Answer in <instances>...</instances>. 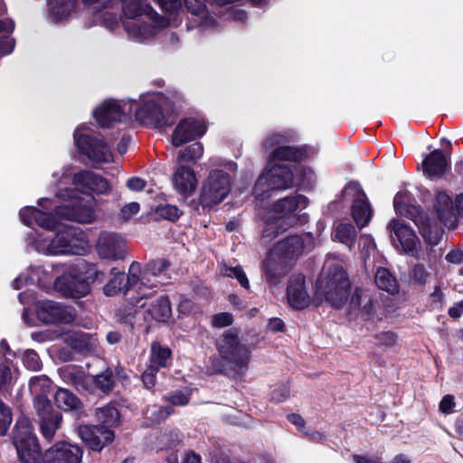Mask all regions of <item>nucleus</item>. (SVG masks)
I'll return each mask as SVG.
<instances>
[{
	"mask_svg": "<svg viewBox=\"0 0 463 463\" xmlns=\"http://www.w3.org/2000/svg\"><path fill=\"white\" fill-rule=\"evenodd\" d=\"M313 247V237L309 233L288 236L279 241L262 263L266 280L272 285L279 284L289 272L293 259Z\"/></svg>",
	"mask_w": 463,
	"mask_h": 463,
	"instance_id": "f257e3e1",
	"label": "nucleus"
},
{
	"mask_svg": "<svg viewBox=\"0 0 463 463\" xmlns=\"http://www.w3.org/2000/svg\"><path fill=\"white\" fill-rule=\"evenodd\" d=\"M52 178L55 187L54 195L61 201L78 199L80 194H82L88 195L90 201L93 202L91 194H105L110 189L109 182L92 171L82 170L72 175L70 165L54 172Z\"/></svg>",
	"mask_w": 463,
	"mask_h": 463,
	"instance_id": "f03ea898",
	"label": "nucleus"
},
{
	"mask_svg": "<svg viewBox=\"0 0 463 463\" xmlns=\"http://www.w3.org/2000/svg\"><path fill=\"white\" fill-rule=\"evenodd\" d=\"M34 245L37 251L46 255H81L89 248V240L80 229L68 226L52 240L39 236Z\"/></svg>",
	"mask_w": 463,
	"mask_h": 463,
	"instance_id": "7ed1b4c3",
	"label": "nucleus"
},
{
	"mask_svg": "<svg viewBox=\"0 0 463 463\" xmlns=\"http://www.w3.org/2000/svg\"><path fill=\"white\" fill-rule=\"evenodd\" d=\"M350 283L345 271L338 265L326 266L316 284V296L339 308L346 302Z\"/></svg>",
	"mask_w": 463,
	"mask_h": 463,
	"instance_id": "20e7f679",
	"label": "nucleus"
},
{
	"mask_svg": "<svg viewBox=\"0 0 463 463\" xmlns=\"http://www.w3.org/2000/svg\"><path fill=\"white\" fill-rule=\"evenodd\" d=\"M255 183L253 194L257 199L264 200L269 197L272 190H285L295 185V180L299 171L295 167L293 171L288 165L279 163H269Z\"/></svg>",
	"mask_w": 463,
	"mask_h": 463,
	"instance_id": "39448f33",
	"label": "nucleus"
},
{
	"mask_svg": "<svg viewBox=\"0 0 463 463\" xmlns=\"http://www.w3.org/2000/svg\"><path fill=\"white\" fill-rule=\"evenodd\" d=\"M215 345L223 364L231 369L242 370L249 364L250 350L233 330H227L221 335Z\"/></svg>",
	"mask_w": 463,
	"mask_h": 463,
	"instance_id": "423d86ee",
	"label": "nucleus"
},
{
	"mask_svg": "<svg viewBox=\"0 0 463 463\" xmlns=\"http://www.w3.org/2000/svg\"><path fill=\"white\" fill-rule=\"evenodd\" d=\"M13 443L22 463H43V454L36 436L33 433L31 420L26 417L17 420L13 433Z\"/></svg>",
	"mask_w": 463,
	"mask_h": 463,
	"instance_id": "0eeeda50",
	"label": "nucleus"
},
{
	"mask_svg": "<svg viewBox=\"0 0 463 463\" xmlns=\"http://www.w3.org/2000/svg\"><path fill=\"white\" fill-rule=\"evenodd\" d=\"M74 141L80 152L93 163H109L113 160L110 146L90 133L86 126H80L75 130Z\"/></svg>",
	"mask_w": 463,
	"mask_h": 463,
	"instance_id": "6e6552de",
	"label": "nucleus"
},
{
	"mask_svg": "<svg viewBox=\"0 0 463 463\" xmlns=\"http://www.w3.org/2000/svg\"><path fill=\"white\" fill-rule=\"evenodd\" d=\"M231 175L222 170H213L203 181L200 203L203 207H213L222 203L230 194Z\"/></svg>",
	"mask_w": 463,
	"mask_h": 463,
	"instance_id": "1a4fd4ad",
	"label": "nucleus"
},
{
	"mask_svg": "<svg viewBox=\"0 0 463 463\" xmlns=\"http://www.w3.org/2000/svg\"><path fill=\"white\" fill-rule=\"evenodd\" d=\"M169 266V261L164 259L153 260L146 263L144 271H141V274L139 275V284L137 289V296L133 297L137 307H146V303H141V301L144 298L151 297L158 285L163 284V282L159 280L152 281L151 277H160L168 269Z\"/></svg>",
	"mask_w": 463,
	"mask_h": 463,
	"instance_id": "9d476101",
	"label": "nucleus"
},
{
	"mask_svg": "<svg viewBox=\"0 0 463 463\" xmlns=\"http://www.w3.org/2000/svg\"><path fill=\"white\" fill-rule=\"evenodd\" d=\"M344 199H352L351 214L360 229L366 226L373 217V209L360 184L349 183L343 190Z\"/></svg>",
	"mask_w": 463,
	"mask_h": 463,
	"instance_id": "9b49d317",
	"label": "nucleus"
},
{
	"mask_svg": "<svg viewBox=\"0 0 463 463\" xmlns=\"http://www.w3.org/2000/svg\"><path fill=\"white\" fill-rule=\"evenodd\" d=\"M141 274V265L137 262H132L126 276L124 271L112 269L110 271L111 278L104 286L103 290L107 296H115L121 291L128 294L131 288H136L139 284V275Z\"/></svg>",
	"mask_w": 463,
	"mask_h": 463,
	"instance_id": "f8f14e48",
	"label": "nucleus"
},
{
	"mask_svg": "<svg viewBox=\"0 0 463 463\" xmlns=\"http://www.w3.org/2000/svg\"><path fill=\"white\" fill-rule=\"evenodd\" d=\"M164 102V99L161 98H150L139 107H137L136 102H130V104H135L132 106V110L135 109L136 119L140 123L152 126L153 128H162L168 124V119L163 108Z\"/></svg>",
	"mask_w": 463,
	"mask_h": 463,
	"instance_id": "ddd939ff",
	"label": "nucleus"
},
{
	"mask_svg": "<svg viewBox=\"0 0 463 463\" xmlns=\"http://www.w3.org/2000/svg\"><path fill=\"white\" fill-rule=\"evenodd\" d=\"M54 288L64 297L71 298H80L90 292V287L82 279L76 267L58 277L54 281Z\"/></svg>",
	"mask_w": 463,
	"mask_h": 463,
	"instance_id": "4468645a",
	"label": "nucleus"
},
{
	"mask_svg": "<svg viewBox=\"0 0 463 463\" xmlns=\"http://www.w3.org/2000/svg\"><path fill=\"white\" fill-rule=\"evenodd\" d=\"M286 142L287 137L279 133L271 134L264 140L263 147L271 150L269 154L270 162H297L303 158L304 153L300 149L287 146L285 145Z\"/></svg>",
	"mask_w": 463,
	"mask_h": 463,
	"instance_id": "2eb2a0df",
	"label": "nucleus"
},
{
	"mask_svg": "<svg viewBox=\"0 0 463 463\" xmlns=\"http://www.w3.org/2000/svg\"><path fill=\"white\" fill-rule=\"evenodd\" d=\"M96 251L100 259L116 261L127 256L126 241L118 234L100 232L96 243Z\"/></svg>",
	"mask_w": 463,
	"mask_h": 463,
	"instance_id": "dca6fc26",
	"label": "nucleus"
},
{
	"mask_svg": "<svg viewBox=\"0 0 463 463\" xmlns=\"http://www.w3.org/2000/svg\"><path fill=\"white\" fill-rule=\"evenodd\" d=\"M38 318L46 324L71 323L76 317L75 309L60 303L44 300L37 307Z\"/></svg>",
	"mask_w": 463,
	"mask_h": 463,
	"instance_id": "f3484780",
	"label": "nucleus"
},
{
	"mask_svg": "<svg viewBox=\"0 0 463 463\" xmlns=\"http://www.w3.org/2000/svg\"><path fill=\"white\" fill-rule=\"evenodd\" d=\"M388 228L392 231V240L395 246L407 254L417 257L420 242L414 232L404 222L399 220H392Z\"/></svg>",
	"mask_w": 463,
	"mask_h": 463,
	"instance_id": "a211bd4d",
	"label": "nucleus"
},
{
	"mask_svg": "<svg viewBox=\"0 0 463 463\" xmlns=\"http://www.w3.org/2000/svg\"><path fill=\"white\" fill-rule=\"evenodd\" d=\"M128 104L121 105L114 99L105 100L99 108L93 110V116L99 126L103 128H109L116 122H120L127 114L132 113V106L128 104V109H126Z\"/></svg>",
	"mask_w": 463,
	"mask_h": 463,
	"instance_id": "6ab92c4d",
	"label": "nucleus"
},
{
	"mask_svg": "<svg viewBox=\"0 0 463 463\" xmlns=\"http://www.w3.org/2000/svg\"><path fill=\"white\" fill-rule=\"evenodd\" d=\"M206 130V124L203 118H184L173 133L172 143L175 146H180L186 142L202 137Z\"/></svg>",
	"mask_w": 463,
	"mask_h": 463,
	"instance_id": "aec40b11",
	"label": "nucleus"
},
{
	"mask_svg": "<svg viewBox=\"0 0 463 463\" xmlns=\"http://www.w3.org/2000/svg\"><path fill=\"white\" fill-rule=\"evenodd\" d=\"M72 201L71 205L56 207L55 215L80 223H90L95 220V211L90 199L85 203H81L80 196L70 202Z\"/></svg>",
	"mask_w": 463,
	"mask_h": 463,
	"instance_id": "412c9836",
	"label": "nucleus"
},
{
	"mask_svg": "<svg viewBox=\"0 0 463 463\" xmlns=\"http://www.w3.org/2000/svg\"><path fill=\"white\" fill-rule=\"evenodd\" d=\"M82 450L68 442H57L43 453V463H80Z\"/></svg>",
	"mask_w": 463,
	"mask_h": 463,
	"instance_id": "4be33fe9",
	"label": "nucleus"
},
{
	"mask_svg": "<svg viewBox=\"0 0 463 463\" xmlns=\"http://www.w3.org/2000/svg\"><path fill=\"white\" fill-rule=\"evenodd\" d=\"M79 436L93 450H100L114 439V432L105 426H80Z\"/></svg>",
	"mask_w": 463,
	"mask_h": 463,
	"instance_id": "5701e85b",
	"label": "nucleus"
},
{
	"mask_svg": "<svg viewBox=\"0 0 463 463\" xmlns=\"http://www.w3.org/2000/svg\"><path fill=\"white\" fill-rule=\"evenodd\" d=\"M434 210L439 220L449 229L458 225L455 201L445 192H438L434 201Z\"/></svg>",
	"mask_w": 463,
	"mask_h": 463,
	"instance_id": "b1692460",
	"label": "nucleus"
},
{
	"mask_svg": "<svg viewBox=\"0 0 463 463\" xmlns=\"http://www.w3.org/2000/svg\"><path fill=\"white\" fill-rule=\"evenodd\" d=\"M287 298L289 306L295 309H303L309 306L310 297L305 286V278L302 275L290 278L287 288Z\"/></svg>",
	"mask_w": 463,
	"mask_h": 463,
	"instance_id": "393cba45",
	"label": "nucleus"
},
{
	"mask_svg": "<svg viewBox=\"0 0 463 463\" xmlns=\"http://www.w3.org/2000/svg\"><path fill=\"white\" fill-rule=\"evenodd\" d=\"M173 185L180 194L185 197L191 195L197 185L194 171L189 166H178L173 175Z\"/></svg>",
	"mask_w": 463,
	"mask_h": 463,
	"instance_id": "a878e982",
	"label": "nucleus"
},
{
	"mask_svg": "<svg viewBox=\"0 0 463 463\" xmlns=\"http://www.w3.org/2000/svg\"><path fill=\"white\" fill-rule=\"evenodd\" d=\"M20 218L21 221L28 226L36 223L46 230H52L57 226V221L53 215L33 206H27L22 209L20 211Z\"/></svg>",
	"mask_w": 463,
	"mask_h": 463,
	"instance_id": "bb28decb",
	"label": "nucleus"
},
{
	"mask_svg": "<svg viewBox=\"0 0 463 463\" xmlns=\"http://www.w3.org/2000/svg\"><path fill=\"white\" fill-rule=\"evenodd\" d=\"M64 342L81 353H93L98 350L99 341L95 335L76 331L64 336Z\"/></svg>",
	"mask_w": 463,
	"mask_h": 463,
	"instance_id": "cd10ccee",
	"label": "nucleus"
},
{
	"mask_svg": "<svg viewBox=\"0 0 463 463\" xmlns=\"http://www.w3.org/2000/svg\"><path fill=\"white\" fill-rule=\"evenodd\" d=\"M308 204V200L302 194L285 197L278 201L273 205V211L276 218L282 219L289 216L297 211L305 209Z\"/></svg>",
	"mask_w": 463,
	"mask_h": 463,
	"instance_id": "c85d7f7f",
	"label": "nucleus"
},
{
	"mask_svg": "<svg viewBox=\"0 0 463 463\" xmlns=\"http://www.w3.org/2000/svg\"><path fill=\"white\" fill-rule=\"evenodd\" d=\"M448 167V159L439 149L431 152L422 162L423 174L429 178L442 176Z\"/></svg>",
	"mask_w": 463,
	"mask_h": 463,
	"instance_id": "c756f323",
	"label": "nucleus"
},
{
	"mask_svg": "<svg viewBox=\"0 0 463 463\" xmlns=\"http://www.w3.org/2000/svg\"><path fill=\"white\" fill-rule=\"evenodd\" d=\"M187 11L194 16V22L203 28H212L215 19L206 11L205 0H184Z\"/></svg>",
	"mask_w": 463,
	"mask_h": 463,
	"instance_id": "7c9ffc66",
	"label": "nucleus"
},
{
	"mask_svg": "<svg viewBox=\"0 0 463 463\" xmlns=\"http://www.w3.org/2000/svg\"><path fill=\"white\" fill-rule=\"evenodd\" d=\"M146 312L152 319L158 322H167L172 317L170 300L167 297L162 296L151 302Z\"/></svg>",
	"mask_w": 463,
	"mask_h": 463,
	"instance_id": "2f4dec72",
	"label": "nucleus"
},
{
	"mask_svg": "<svg viewBox=\"0 0 463 463\" xmlns=\"http://www.w3.org/2000/svg\"><path fill=\"white\" fill-rule=\"evenodd\" d=\"M57 406L64 411H80L82 403L79 398L67 389L59 388L54 395Z\"/></svg>",
	"mask_w": 463,
	"mask_h": 463,
	"instance_id": "473e14b6",
	"label": "nucleus"
},
{
	"mask_svg": "<svg viewBox=\"0 0 463 463\" xmlns=\"http://www.w3.org/2000/svg\"><path fill=\"white\" fill-rule=\"evenodd\" d=\"M171 350L159 343L151 345L150 365L160 369L166 367L170 363Z\"/></svg>",
	"mask_w": 463,
	"mask_h": 463,
	"instance_id": "72a5a7b5",
	"label": "nucleus"
},
{
	"mask_svg": "<svg viewBox=\"0 0 463 463\" xmlns=\"http://www.w3.org/2000/svg\"><path fill=\"white\" fill-rule=\"evenodd\" d=\"M375 284L377 287L388 293L394 294L398 291V285L395 278L385 268H380L375 274Z\"/></svg>",
	"mask_w": 463,
	"mask_h": 463,
	"instance_id": "f704fd0d",
	"label": "nucleus"
},
{
	"mask_svg": "<svg viewBox=\"0 0 463 463\" xmlns=\"http://www.w3.org/2000/svg\"><path fill=\"white\" fill-rule=\"evenodd\" d=\"M75 0H50L49 7L53 19L58 22L69 16L74 8Z\"/></svg>",
	"mask_w": 463,
	"mask_h": 463,
	"instance_id": "c9c22d12",
	"label": "nucleus"
},
{
	"mask_svg": "<svg viewBox=\"0 0 463 463\" xmlns=\"http://www.w3.org/2000/svg\"><path fill=\"white\" fill-rule=\"evenodd\" d=\"M415 223L426 242L430 245H437L439 242L441 231L436 225L432 226L428 220L421 219L415 220Z\"/></svg>",
	"mask_w": 463,
	"mask_h": 463,
	"instance_id": "e433bc0d",
	"label": "nucleus"
},
{
	"mask_svg": "<svg viewBox=\"0 0 463 463\" xmlns=\"http://www.w3.org/2000/svg\"><path fill=\"white\" fill-rule=\"evenodd\" d=\"M76 269H78L80 276H82V279L88 282L89 286L90 283H101L105 279V273L98 269L94 264H79L76 266Z\"/></svg>",
	"mask_w": 463,
	"mask_h": 463,
	"instance_id": "4c0bfd02",
	"label": "nucleus"
},
{
	"mask_svg": "<svg viewBox=\"0 0 463 463\" xmlns=\"http://www.w3.org/2000/svg\"><path fill=\"white\" fill-rule=\"evenodd\" d=\"M334 239L347 245L350 249L356 237V230L350 223L339 224L334 232Z\"/></svg>",
	"mask_w": 463,
	"mask_h": 463,
	"instance_id": "58836bf2",
	"label": "nucleus"
},
{
	"mask_svg": "<svg viewBox=\"0 0 463 463\" xmlns=\"http://www.w3.org/2000/svg\"><path fill=\"white\" fill-rule=\"evenodd\" d=\"M29 388L33 396H48L52 389L51 380L45 375L31 379Z\"/></svg>",
	"mask_w": 463,
	"mask_h": 463,
	"instance_id": "ea45409f",
	"label": "nucleus"
},
{
	"mask_svg": "<svg viewBox=\"0 0 463 463\" xmlns=\"http://www.w3.org/2000/svg\"><path fill=\"white\" fill-rule=\"evenodd\" d=\"M96 417L101 423L113 426L118 422L119 412L114 404H108L96 411Z\"/></svg>",
	"mask_w": 463,
	"mask_h": 463,
	"instance_id": "a19ab883",
	"label": "nucleus"
},
{
	"mask_svg": "<svg viewBox=\"0 0 463 463\" xmlns=\"http://www.w3.org/2000/svg\"><path fill=\"white\" fill-rule=\"evenodd\" d=\"M61 416L55 413L44 418H42L41 430L43 437L47 439H52L59 428Z\"/></svg>",
	"mask_w": 463,
	"mask_h": 463,
	"instance_id": "79ce46f5",
	"label": "nucleus"
},
{
	"mask_svg": "<svg viewBox=\"0 0 463 463\" xmlns=\"http://www.w3.org/2000/svg\"><path fill=\"white\" fill-rule=\"evenodd\" d=\"M203 146L200 142L194 143L178 152V160L184 162L195 161L202 157Z\"/></svg>",
	"mask_w": 463,
	"mask_h": 463,
	"instance_id": "37998d69",
	"label": "nucleus"
},
{
	"mask_svg": "<svg viewBox=\"0 0 463 463\" xmlns=\"http://www.w3.org/2000/svg\"><path fill=\"white\" fill-rule=\"evenodd\" d=\"M173 410L169 407H157L156 405L148 407L145 412V417L152 423H160L165 420Z\"/></svg>",
	"mask_w": 463,
	"mask_h": 463,
	"instance_id": "c03bdc74",
	"label": "nucleus"
},
{
	"mask_svg": "<svg viewBox=\"0 0 463 463\" xmlns=\"http://www.w3.org/2000/svg\"><path fill=\"white\" fill-rule=\"evenodd\" d=\"M181 213V211L175 205L172 204H161L157 206L155 211L156 218L172 222L176 221Z\"/></svg>",
	"mask_w": 463,
	"mask_h": 463,
	"instance_id": "a18cd8bd",
	"label": "nucleus"
},
{
	"mask_svg": "<svg viewBox=\"0 0 463 463\" xmlns=\"http://www.w3.org/2000/svg\"><path fill=\"white\" fill-rule=\"evenodd\" d=\"M222 274L226 277L234 278L238 280L240 285L246 289L250 288L249 279L241 266L228 267L225 266L222 270Z\"/></svg>",
	"mask_w": 463,
	"mask_h": 463,
	"instance_id": "49530a36",
	"label": "nucleus"
},
{
	"mask_svg": "<svg viewBox=\"0 0 463 463\" xmlns=\"http://www.w3.org/2000/svg\"><path fill=\"white\" fill-rule=\"evenodd\" d=\"M61 375L66 383H71L77 388L83 381V373L74 366L69 365L64 367L61 370Z\"/></svg>",
	"mask_w": 463,
	"mask_h": 463,
	"instance_id": "de8ad7c7",
	"label": "nucleus"
},
{
	"mask_svg": "<svg viewBox=\"0 0 463 463\" xmlns=\"http://www.w3.org/2000/svg\"><path fill=\"white\" fill-rule=\"evenodd\" d=\"M33 404L41 418H44L56 413L53 411L51 401L47 396H34Z\"/></svg>",
	"mask_w": 463,
	"mask_h": 463,
	"instance_id": "09e8293b",
	"label": "nucleus"
},
{
	"mask_svg": "<svg viewBox=\"0 0 463 463\" xmlns=\"http://www.w3.org/2000/svg\"><path fill=\"white\" fill-rule=\"evenodd\" d=\"M95 385L104 392L112 390L114 386L113 373L110 370H106L104 373L98 374L94 379Z\"/></svg>",
	"mask_w": 463,
	"mask_h": 463,
	"instance_id": "8fccbe9b",
	"label": "nucleus"
},
{
	"mask_svg": "<svg viewBox=\"0 0 463 463\" xmlns=\"http://www.w3.org/2000/svg\"><path fill=\"white\" fill-rule=\"evenodd\" d=\"M12 420L10 407L0 401V436H5L7 433Z\"/></svg>",
	"mask_w": 463,
	"mask_h": 463,
	"instance_id": "3c124183",
	"label": "nucleus"
},
{
	"mask_svg": "<svg viewBox=\"0 0 463 463\" xmlns=\"http://www.w3.org/2000/svg\"><path fill=\"white\" fill-rule=\"evenodd\" d=\"M191 392L189 390L177 391L165 397V400L175 406L188 404Z\"/></svg>",
	"mask_w": 463,
	"mask_h": 463,
	"instance_id": "603ef678",
	"label": "nucleus"
},
{
	"mask_svg": "<svg viewBox=\"0 0 463 463\" xmlns=\"http://www.w3.org/2000/svg\"><path fill=\"white\" fill-rule=\"evenodd\" d=\"M411 276L415 282L424 285L429 282L430 273L423 264H417L411 269Z\"/></svg>",
	"mask_w": 463,
	"mask_h": 463,
	"instance_id": "864d4df0",
	"label": "nucleus"
},
{
	"mask_svg": "<svg viewBox=\"0 0 463 463\" xmlns=\"http://www.w3.org/2000/svg\"><path fill=\"white\" fill-rule=\"evenodd\" d=\"M23 362L25 367L32 371H38L42 367L39 355L33 350H27L24 352Z\"/></svg>",
	"mask_w": 463,
	"mask_h": 463,
	"instance_id": "5fc2aeb1",
	"label": "nucleus"
},
{
	"mask_svg": "<svg viewBox=\"0 0 463 463\" xmlns=\"http://www.w3.org/2000/svg\"><path fill=\"white\" fill-rule=\"evenodd\" d=\"M12 382V373L9 364H0V392L6 391Z\"/></svg>",
	"mask_w": 463,
	"mask_h": 463,
	"instance_id": "6e6d98bb",
	"label": "nucleus"
},
{
	"mask_svg": "<svg viewBox=\"0 0 463 463\" xmlns=\"http://www.w3.org/2000/svg\"><path fill=\"white\" fill-rule=\"evenodd\" d=\"M140 210V205L137 202H132L125 204L119 211V218L127 222L130 220L134 215L137 214Z\"/></svg>",
	"mask_w": 463,
	"mask_h": 463,
	"instance_id": "4d7b16f0",
	"label": "nucleus"
},
{
	"mask_svg": "<svg viewBox=\"0 0 463 463\" xmlns=\"http://www.w3.org/2000/svg\"><path fill=\"white\" fill-rule=\"evenodd\" d=\"M233 317L228 312L219 313L213 317L212 324L215 327H224L232 325Z\"/></svg>",
	"mask_w": 463,
	"mask_h": 463,
	"instance_id": "13d9d810",
	"label": "nucleus"
},
{
	"mask_svg": "<svg viewBox=\"0 0 463 463\" xmlns=\"http://www.w3.org/2000/svg\"><path fill=\"white\" fill-rule=\"evenodd\" d=\"M158 370L159 369L149 364L147 369L143 373L142 381L146 388H151L154 386L156 382V375Z\"/></svg>",
	"mask_w": 463,
	"mask_h": 463,
	"instance_id": "bf43d9fd",
	"label": "nucleus"
},
{
	"mask_svg": "<svg viewBox=\"0 0 463 463\" xmlns=\"http://www.w3.org/2000/svg\"><path fill=\"white\" fill-rule=\"evenodd\" d=\"M455 398L453 395H445L439 402V411L444 414H450L454 411Z\"/></svg>",
	"mask_w": 463,
	"mask_h": 463,
	"instance_id": "052dcab7",
	"label": "nucleus"
},
{
	"mask_svg": "<svg viewBox=\"0 0 463 463\" xmlns=\"http://www.w3.org/2000/svg\"><path fill=\"white\" fill-rule=\"evenodd\" d=\"M379 343L384 346H392L397 341V335L392 332H382L376 336Z\"/></svg>",
	"mask_w": 463,
	"mask_h": 463,
	"instance_id": "680f3d73",
	"label": "nucleus"
},
{
	"mask_svg": "<svg viewBox=\"0 0 463 463\" xmlns=\"http://www.w3.org/2000/svg\"><path fill=\"white\" fill-rule=\"evenodd\" d=\"M146 182L144 179L137 176L131 177L127 181V187L129 190L135 192L142 191L146 187Z\"/></svg>",
	"mask_w": 463,
	"mask_h": 463,
	"instance_id": "e2e57ef3",
	"label": "nucleus"
},
{
	"mask_svg": "<svg viewBox=\"0 0 463 463\" xmlns=\"http://www.w3.org/2000/svg\"><path fill=\"white\" fill-rule=\"evenodd\" d=\"M430 305L432 308H440L443 301V294L439 286L434 288V291L430 296Z\"/></svg>",
	"mask_w": 463,
	"mask_h": 463,
	"instance_id": "0e129e2a",
	"label": "nucleus"
},
{
	"mask_svg": "<svg viewBox=\"0 0 463 463\" xmlns=\"http://www.w3.org/2000/svg\"><path fill=\"white\" fill-rule=\"evenodd\" d=\"M360 246L365 252H370L375 249V242L373 238L370 235H363L360 238Z\"/></svg>",
	"mask_w": 463,
	"mask_h": 463,
	"instance_id": "69168bd1",
	"label": "nucleus"
},
{
	"mask_svg": "<svg viewBox=\"0 0 463 463\" xmlns=\"http://www.w3.org/2000/svg\"><path fill=\"white\" fill-rule=\"evenodd\" d=\"M13 44L11 39L5 36L0 37V56L11 52Z\"/></svg>",
	"mask_w": 463,
	"mask_h": 463,
	"instance_id": "338daca9",
	"label": "nucleus"
},
{
	"mask_svg": "<svg viewBox=\"0 0 463 463\" xmlns=\"http://www.w3.org/2000/svg\"><path fill=\"white\" fill-rule=\"evenodd\" d=\"M446 260L450 263L458 264L463 260V252L459 250H450L447 254Z\"/></svg>",
	"mask_w": 463,
	"mask_h": 463,
	"instance_id": "774afa93",
	"label": "nucleus"
}]
</instances>
